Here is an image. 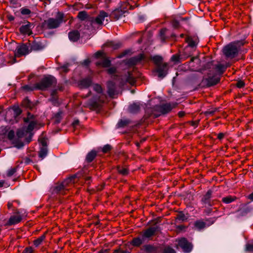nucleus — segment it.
I'll use <instances>...</instances> for the list:
<instances>
[{
  "instance_id": "obj_37",
  "label": "nucleus",
  "mask_w": 253,
  "mask_h": 253,
  "mask_svg": "<svg viewBox=\"0 0 253 253\" xmlns=\"http://www.w3.org/2000/svg\"><path fill=\"white\" fill-rule=\"evenodd\" d=\"M87 16V13L84 11H82L79 12L78 17L81 20H85Z\"/></svg>"
},
{
  "instance_id": "obj_15",
  "label": "nucleus",
  "mask_w": 253,
  "mask_h": 253,
  "mask_svg": "<svg viewBox=\"0 0 253 253\" xmlns=\"http://www.w3.org/2000/svg\"><path fill=\"white\" fill-rule=\"evenodd\" d=\"M108 94L111 97H114L116 93L115 84L113 81H109L107 83Z\"/></svg>"
},
{
  "instance_id": "obj_21",
  "label": "nucleus",
  "mask_w": 253,
  "mask_h": 253,
  "mask_svg": "<svg viewBox=\"0 0 253 253\" xmlns=\"http://www.w3.org/2000/svg\"><path fill=\"white\" fill-rule=\"evenodd\" d=\"M104 46L105 47H108L110 48H111L113 50H115L119 48L121 46V44L120 42H116L114 41H109L106 42Z\"/></svg>"
},
{
  "instance_id": "obj_38",
  "label": "nucleus",
  "mask_w": 253,
  "mask_h": 253,
  "mask_svg": "<svg viewBox=\"0 0 253 253\" xmlns=\"http://www.w3.org/2000/svg\"><path fill=\"white\" fill-rule=\"evenodd\" d=\"M177 219L184 221L187 219V217L182 212H179L176 217Z\"/></svg>"
},
{
  "instance_id": "obj_6",
  "label": "nucleus",
  "mask_w": 253,
  "mask_h": 253,
  "mask_svg": "<svg viewBox=\"0 0 253 253\" xmlns=\"http://www.w3.org/2000/svg\"><path fill=\"white\" fill-rule=\"evenodd\" d=\"M220 81V78L216 75L205 76L203 78L199 85L201 87H210L214 85Z\"/></svg>"
},
{
  "instance_id": "obj_22",
  "label": "nucleus",
  "mask_w": 253,
  "mask_h": 253,
  "mask_svg": "<svg viewBox=\"0 0 253 253\" xmlns=\"http://www.w3.org/2000/svg\"><path fill=\"white\" fill-rule=\"evenodd\" d=\"M140 109V104L138 103H134L128 107V112L130 113L135 114L139 112Z\"/></svg>"
},
{
  "instance_id": "obj_51",
  "label": "nucleus",
  "mask_w": 253,
  "mask_h": 253,
  "mask_svg": "<svg viewBox=\"0 0 253 253\" xmlns=\"http://www.w3.org/2000/svg\"><path fill=\"white\" fill-rule=\"evenodd\" d=\"M107 72L110 75H113L116 72V68L114 67H111L107 69Z\"/></svg>"
},
{
  "instance_id": "obj_20",
  "label": "nucleus",
  "mask_w": 253,
  "mask_h": 253,
  "mask_svg": "<svg viewBox=\"0 0 253 253\" xmlns=\"http://www.w3.org/2000/svg\"><path fill=\"white\" fill-rule=\"evenodd\" d=\"M108 14L104 11H101L95 19V21L98 24H102L106 17H108Z\"/></svg>"
},
{
  "instance_id": "obj_14",
  "label": "nucleus",
  "mask_w": 253,
  "mask_h": 253,
  "mask_svg": "<svg viewBox=\"0 0 253 253\" xmlns=\"http://www.w3.org/2000/svg\"><path fill=\"white\" fill-rule=\"evenodd\" d=\"M29 48L26 45L23 44L18 45L16 48L15 54L17 57L25 55L29 53Z\"/></svg>"
},
{
  "instance_id": "obj_24",
  "label": "nucleus",
  "mask_w": 253,
  "mask_h": 253,
  "mask_svg": "<svg viewBox=\"0 0 253 253\" xmlns=\"http://www.w3.org/2000/svg\"><path fill=\"white\" fill-rule=\"evenodd\" d=\"M143 248L147 253H157L159 251V248L150 245L144 246Z\"/></svg>"
},
{
  "instance_id": "obj_57",
  "label": "nucleus",
  "mask_w": 253,
  "mask_h": 253,
  "mask_svg": "<svg viewBox=\"0 0 253 253\" xmlns=\"http://www.w3.org/2000/svg\"><path fill=\"white\" fill-rule=\"evenodd\" d=\"M40 142L42 145V147H46V142L44 139H42Z\"/></svg>"
},
{
  "instance_id": "obj_47",
  "label": "nucleus",
  "mask_w": 253,
  "mask_h": 253,
  "mask_svg": "<svg viewBox=\"0 0 253 253\" xmlns=\"http://www.w3.org/2000/svg\"><path fill=\"white\" fill-rule=\"evenodd\" d=\"M245 84L243 81L239 80L236 83V86L239 88H243L245 86Z\"/></svg>"
},
{
  "instance_id": "obj_17",
  "label": "nucleus",
  "mask_w": 253,
  "mask_h": 253,
  "mask_svg": "<svg viewBox=\"0 0 253 253\" xmlns=\"http://www.w3.org/2000/svg\"><path fill=\"white\" fill-rule=\"evenodd\" d=\"M144 58V55L140 54L138 55L130 58L127 62V64L130 66L137 64Z\"/></svg>"
},
{
  "instance_id": "obj_55",
  "label": "nucleus",
  "mask_w": 253,
  "mask_h": 253,
  "mask_svg": "<svg viewBox=\"0 0 253 253\" xmlns=\"http://www.w3.org/2000/svg\"><path fill=\"white\" fill-rule=\"evenodd\" d=\"M113 253H130L127 251H124L122 250H116Z\"/></svg>"
},
{
  "instance_id": "obj_26",
  "label": "nucleus",
  "mask_w": 253,
  "mask_h": 253,
  "mask_svg": "<svg viewBox=\"0 0 253 253\" xmlns=\"http://www.w3.org/2000/svg\"><path fill=\"white\" fill-rule=\"evenodd\" d=\"M80 38V33L78 31H74L69 33V39L73 42L77 41Z\"/></svg>"
},
{
  "instance_id": "obj_7",
  "label": "nucleus",
  "mask_w": 253,
  "mask_h": 253,
  "mask_svg": "<svg viewBox=\"0 0 253 253\" xmlns=\"http://www.w3.org/2000/svg\"><path fill=\"white\" fill-rule=\"evenodd\" d=\"M25 123H29V125L26 129L27 133L31 132L35 128H37L38 123L34 119V116L30 113L28 114L27 117L24 119Z\"/></svg>"
},
{
  "instance_id": "obj_42",
  "label": "nucleus",
  "mask_w": 253,
  "mask_h": 253,
  "mask_svg": "<svg viewBox=\"0 0 253 253\" xmlns=\"http://www.w3.org/2000/svg\"><path fill=\"white\" fill-rule=\"evenodd\" d=\"M246 251L248 252H253V241L246 245Z\"/></svg>"
},
{
  "instance_id": "obj_41",
  "label": "nucleus",
  "mask_w": 253,
  "mask_h": 253,
  "mask_svg": "<svg viewBox=\"0 0 253 253\" xmlns=\"http://www.w3.org/2000/svg\"><path fill=\"white\" fill-rule=\"evenodd\" d=\"M20 10L22 15H29L31 12L29 9L25 7L22 8Z\"/></svg>"
},
{
  "instance_id": "obj_50",
  "label": "nucleus",
  "mask_w": 253,
  "mask_h": 253,
  "mask_svg": "<svg viewBox=\"0 0 253 253\" xmlns=\"http://www.w3.org/2000/svg\"><path fill=\"white\" fill-rule=\"evenodd\" d=\"M14 115L16 116H19L22 112L21 110L18 107H14L13 108Z\"/></svg>"
},
{
  "instance_id": "obj_49",
  "label": "nucleus",
  "mask_w": 253,
  "mask_h": 253,
  "mask_svg": "<svg viewBox=\"0 0 253 253\" xmlns=\"http://www.w3.org/2000/svg\"><path fill=\"white\" fill-rule=\"evenodd\" d=\"M68 64H67V65H63V66L61 67L60 69V72H63V73H67L69 71V69H68Z\"/></svg>"
},
{
  "instance_id": "obj_13",
  "label": "nucleus",
  "mask_w": 253,
  "mask_h": 253,
  "mask_svg": "<svg viewBox=\"0 0 253 253\" xmlns=\"http://www.w3.org/2000/svg\"><path fill=\"white\" fill-rule=\"evenodd\" d=\"M92 83V78L88 76L83 78L79 81L78 85L81 88H86L89 87Z\"/></svg>"
},
{
  "instance_id": "obj_34",
  "label": "nucleus",
  "mask_w": 253,
  "mask_h": 253,
  "mask_svg": "<svg viewBox=\"0 0 253 253\" xmlns=\"http://www.w3.org/2000/svg\"><path fill=\"white\" fill-rule=\"evenodd\" d=\"M236 198L235 197H233L231 196H228L225 197H224L222 199V201L225 204H229L236 200Z\"/></svg>"
},
{
  "instance_id": "obj_4",
  "label": "nucleus",
  "mask_w": 253,
  "mask_h": 253,
  "mask_svg": "<svg viewBox=\"0 0 253 253\" xmlns=\"http://www.w3.org/2000/svg\"><path fill=\"white\" fill-rule=\"evenodd\" d=\"M239 42H234L225 46L223 49L224 54L228 58H233L236 56L240 49Z\"/></svg>"
},
{
  "instance_id": "obj_9",
  "label": "nucleus",
  "mask_w": 253,
  "mask_h": 253,
  "mask_svg": "<svg viewBox=\"0 0 253 253\" xmlns=\"http://www.w3.org/2000/svg\"><path fill=\"white\" fill-rule=\"evenodd\" d=\"M212 191L209 190L202 197L201 202L205 206H211L213 204V201L212 200Z\"/></svg>"
},
{
  "instance_id": "obj_43",
  "label": "nucleus",
  "mask_w": 253,
  "mask_h": 253,
  "mask_svg": "<svg viewBox=\"0 0 253 253\" xmlns=\"http://www.w3.org/2000/svg\"><path fill=\"white\" fill-rule=\"evenodd\" d=\"M22 104L23 106L26 107H29L31 106V102L27 98H25L23 99Z\"/></svg>"
},
{
  "instance_id": "obj_33",
  "label": "nucleus",
  "mask_w": 253,
  "mask_h": 253,
  "mask_svg": "<svg viewBox=\"0 0 253 253\" xmlns=\"http://www.w3.org/2000/svg\"><path fill=\"white\" fill-rule=\"evenodd\" d=\"M96 156V152L95 151H91L89 152L86 157V160L87 162H91Z\"/></svg>"
},
{
  "instance_id": "obj_16",
  "label": "nucleus",
  "mask_w": 253,
  "mask_h": 253,
  "mask_svg": "<svg viewBox=\"0 0 253 253\" xmlns=\"http://www.w3.org/2000/svg\"><path fill=\"white\" fill-rule=\"evenodd\" d=\"M32 25L29 22L27 24L21 26L19 29L20 33L24 35H30L32 34Z\"/></svg>"
},
{
  "instance_id": "obj_64",
  "label": "nucleus",
  "mask_w": 253,
  "mask_h": 253,
  "mask_svg": "<svg viewBox=\"0 0 253 253\" xmlns=\"http://www.w3.org/2000/svg\"><path fill=\"white\" fill-rule=\"evenodd\" d=\"M248 199L253 201V192L249 195Z\"/></svg>"
},
{
  "instance_id": "obj_40",
  "label": "nucleus",
  "mask_w": 253,
  "mask_h": 253,
  "mask_svg": "<svg viewBox=\"0 0 253 253\" xmlns=\"http://www.w3.org/2000/svg\"><path fill=\"white\" fill-rule=\"evenodd\" d=\"M13 144H14V146L19 149L24 146V143L20 141H15L13 142Z\"/></svg>"
},
{
  "instance_id": "obj_18",
  "label": "nucleus",
  "mask_w": 253,
  "mask_h": 253,
  "mask_svg": "<svg viewBox=\"0 0 253 253\" xmlns=\"http://www.w3.org/2000/svg\"><path fill=\"white\" fill-rule=\"evenodd\" d=\"M22 220L21 216L19 215L11 216L8 220L6 225H12L19 223Z\"/></svg>"
},
{
  "instance_id": "obj_52",
  "label": "nucleus",
  "mask_w": 253,
  "mask_h": 253,
  "mask_svg": "<svg viewBox=\"0 0 253 253\" xmlns=\"http://www.w3.org/2000/svg\"><path fill=\"white\" fill-rule=\"evenodd\" d=\"M41 48H41L40 45L38 43H35L33 44V45H32V49L33 50H40Z\"/></svg>"
},
{
  "instance_id": "obj_54",
  "label": "nucleus",
  "mask_w": 253,
  "mask_h": 253,
  "mask_svg": "<svg viewBox=\"0 0 253 253\" xmlns=\"http://www.w3.org/2000/svg\"><path fill=\"white\" fill-rule=\"evenodd\" d=\"M166 31H167L166 29H161L160 31V35H161V38L163 40H164L165 38V34Z\"/></svg>"
},
{
  "instance_id": "obj_11",
  "label": "nucleus",
  "mask_w": 253,
  "mask_h": 253,
  "mask_svg": "<svg viewBox=\"0 0 253 253\" xmlns=\"http://www.w3.org/2000/svg\"><path fill=\"white\" fill-rule=\"evenodd\" d=\"M186 42L188 43V46H187L184 49V52L185 53H187V52L190 51V48L193 49L196 48L198 44L197 39H194L191 37H187L186 38Z\"/></svg>"
},
{
  "instance_id": "obj_1",
  "label": "nucleus",
  "mask_w": 253,
  "mask_h": 253,
  "mask_svg": "<svg viewBox=\"0 0 253 253\" xmlns=\"http://www.w3.org/2000/svg\"><path fill=\"white\" fill-rule=\"evenodd\" d=\"M93 90L95 91L98 94L94 96L92 98L90 99L88 102V105L90 108L96 109L99 108L102 104L104 103L106 96L102 93V88L101 86L98 84H94Z\"/></svg>"
},
{
  "instance_id": "obj_32",
  "label": "nucleus",
  "mask_w": 253,
  "mask_h": 253,
  "mask_svg": "<svg viewBox=\"0 0 253 253\" xmlns=\"http://www.w3.org/2000/svg\"><path fill=\"white\" fill-rule=\"evenodd\" d=\"M152 60L154 63L156 65L157 67L162 65L164 63H163V58L161 56L156 55L152 58Z\"/></svg>"
},
{
  "instance_id": "obj_5",
  "label": "nucleus",
  "mask_w": 253,
  "mask_h": 253,
  "mask_svg": "<svg viewBox=\"0 0 253 253\" xmlns=\"http://www.w3.org/2000/svg\"><path fill=\"white\" fill-rule=\"evenodd\" d=\"M63 14L58 12L55 18H50L44 21V24L49 29H55L58 27L63 21Z\"/></svg>"
},
{
  "instance_id": "obj_28",
  "label": "nucleus",
  "mask_w": 253,
  "mask_h": 253,
  "mask_svg": "<svg viewBox=\"0 0 253 253\" xmlns=\"http://www.w3.org/2000/svg\"><path fill=\"white\" fill-rule=\"evenodd\" d=\"M46 237V233H44L43 235L38 237L37 239L33 241L34 245L36 248L38 247L40 245H41L43 241L45 239Z\"/></svg>"
},
{
  "instance_id": "obj_30",
  "label": "nucleus",
  "mask_w": 253,
  "mask_h": 253,
  "mask_svg": "<svg viewBox=\"0 0 253 253\" xmlns=\"http://www.w3.org/2000/svg\"><path fill=\"white\" fill-rule=\"evenodd\" d=\"M206 224L203 220H197L194 223V227L198 230L200 231L206 227Z\"/></svg>"
},
{
  "instance_id": "obj_2",
  "label": "nucleus",
  "mask_w": 253,
  "mask_h": 253,
  "mask_svg": "<svg viewBox=\"0 0 253 253\" xmlns=\"http://www.w3.org/2000/svg\"><path fill=\"white\" fill-rule=\"evenodd\" d=\"M57 84L56 79L52 76H48L42 78L40 82L35 84L31 90H46L55 86Z\"/></svg>"
},
{
  "instance_id": "obj_27",
  "label": "nucleus",
  "mask_w": 253,
  "mask_h": 253,
  "mask_svg": "<svg viewBox=\"0 0 253 253\" xmlns=\"http://www.w3.org/2000/svg\"><path fill=\"white\" fill-rule=\"evenodd\" d=\"M98 66H101L103 67H108L111 65V61L108 58H103L96 63Z\"/></svg>"
},
{
  "instance_id": "obj_53",
  "label": "nucleus",
  "mask_w": 253,
  "mask_h": 253,
  "mask_svg": "<svg viewBox=\"0 0 253 253\" xmlns=\"http://www.w3.org/2000/svg\"><path fill=\"white\" fill-rule=\"evenodd\" d=\"M171 59L172 61L177 62L179 61V56L176 54L173 55L171 58Z\"/></svg>"
},
{
  "instance_id": "obj_63",
  "label": "nucleus",
  "mask_w": 253,
  "mask_h": 253,
  "mask_svg": "<svg viewBox=\"0 0 253 253\" xmlns=\"http://www.w3.org/2000/svg\"><path fill=\"white\" fill-rule=\"evenodd\" d=\"M157 253H164V251L163 250V248H159V251L157 252Z\"/></svg>"
},
{
  "instance_id": "obj_61",
  "label": "nucleus",
  "mask_w": 253,
  "mask_h": 253,
  "mask_svg": "<svg viewBox=\"0 0 253 253\" xmlns=\"http://www.w3.org/2000/svg\"><path fill=\"white\" fill-rule=\"evenodd\" d=\"M79 124V121L78 120H74L72 123V125L74 127H76Z\"/></svg>"
},
{
  "instance_id": "obj_56",
  "label": "nucleus",
  "mask_w": 253,
  "mask_h": 253,
  "mask_svg": "<svg viewBox=\"0 0 253 253\" xmlns=\"http://www.w3.org/2000/svg\"><path fill=\"white\" fill-rule=\"evenodd\" d=\"M17 135L18 137L20 138L24 135V132L23 130H19L17 132Z\"/></svg>"
},
{
  "instance_id": "obj_58",
  "label": "nucleus",
  "mask_w": 253,
  "mask_h": 253,
  "mask_svg": "<svg viewBox=\"0 0 253 253\" xmlns=\"http://www.w3.org/2000/svg\"><path fill=\"white\" fill-rule=\"evenodd\" d=\"M225 136L224 133H219L217 135V138L219 140H221Z\"/></svg>"
},
{
  "instance_id": "obj_12",
  "label": "nucleus",
  "mask_w": 253,
  "mask_h": 253,
  "mask_svg": "<svg viewBox=\"0 0 253 253\" xmlns=\"http://www.w3.org/2000/svg\"><path fill=\"white\" fill-rule=\"evenodd\" d=\"M168 65L166 63L158 66L156 69V72L158 73V76L160 78H164L168 73Z\"/></svg>"
},
{
  "instance_id": "obj_44",
  "label": "nucleus",
  "mask_w": 253,
  "mask_h": 253,
  "mask_svg": "<svg viewBox=\"0 0 253 253\" xmlns=\"http://www.w3.org/2000/svg\"><path fill=\"white\" fill-rule=\"evenodd\" d=\"M164 253H175V251L169 247H166L163 248Z\"/></svg>"
},
{
  "instance_id": "obj_35",
  "label": "nucleus",
  "mask_w": 253,
  "mask_h": 253,
  "mask_svg": "<svg viewBox=\"0 0 253 253\" xmlns=\"http://www.w3.org/2000/svg\"><path fill=\"white\" fill-rule=\"evenodd\" d=\"M117 170L120 174L124 176L126 175L128 173V170L126 168L120 166L117 167Z\"/></svg>"
},
{
  "instance_id": "obj_29",
  "label": "nucleus",
  "mask_w": 253,
  "mask_h": 253,
  "mask_svg": "<svg viewBox=\"0 0 253 253\" xmlns=\"http://www.w3.org/2000/svg\"><path fill=\"white\" fill-rule=\"evenodd\" d=\"M131 121L129 119H121L118 122L117 127L119 128L125 127L131 124Z\"/></svg>"
},
{
  "instance_id": "obj_39",
  "label": "nucleus",
  "mask_w": 253,
  "mask_h": 253,
  "mask_svg": "<svg viewBox=\"0 0 253 253\" xmlns=\"http://www.w3.org/2000/svg\"><path fill=\"white\" fill-rule=\"evenodd\" d=\"M22 253H35V250L32 247L29 246L25 248Z\"/></svg>"
},
{
  "instance_id": "obj_60",
  "label": "nucleus",
  "mask_w": 253,
  "mask_h": 253,
  "mask_svg": "<svg viewBox=\"0 0 253 253\" xmlns=\"http://www.w3.org/2000/svg\"><path fill=\"white\" fill-rule=\"evenodd\" d=\"M33 87H34V85L31 86L27 85H25L24 86H23V88L25 89L32 91V90H31V88H33Z\"/></svg>"
},
{
  "instance_id": "obj_31",
  "label": "nucleus",
  "mask_w": 253,
  "mask_h": 253,
  "mask_svg": "<svg viewBox=\"0 0 253 253\" xmlns=\"http://www.w3.org/2000/svg\"><path fill=\"white\" fill-rule=\"evenodd\" d=\"M47 154V149L46 147H42L41 148L39 152V156L42 160L44 158Z\"/></svg>"
},
{
  "instance_id": "obj_25",
  "label": "nucleus",
  "mask_w": 253,
  "mask_h": 253,
  "mask_svg": "<svg viewBox=\"0 0 253 253\" xmlns=\"http://www.w3.org/2000/svg\"><path fill=\"white\" fill-rule=\"evenodd\" d=\"M123 15V12L121 10L116 9L114 10L111 14V17L114 20H118Z\"/></svg>"
},
{
  "instance_id": "obj_46",
  "label": "nucleus",
  "mask_w": 253,
  "mask_h": 253,
  "mask_svg": "<svg viewBox=\"0 0 253 253\" xmlns=\"http://www.w3.org/2000/svg\"><path fill=\"white\" fill-rule=\"evenodd\" d=\"M111 149V146L109 144H107L104 146L102 148V152L104 153H106L110 151Z\"/></svg>"
},
{
  "instance_id": "obj_10",
  "label": "nucleus",
  "mask_w": 253,
  "mask_h": 253,
  "mask_svg": "<svg viewBox=\"0 0 253 253\" xmlns=\"http://www.w3.org/2000/svg\"><path fill=\"white\" fill-rule=\"evenodd\" d=\"M178 245L185 253H189L192 250V244L184 238H181L178 240Z\"/></svg>"
},
{
  "instance_id": "obj_45",
  "label": "nucleus",
  "mask_w": 253,
  "mask_h": 253,
  "mask_svg": "<svg viewBox=\"0 0 253 253\" xmlns=\"http://www.w3.org/2000/svg\"><path fill=\"white\" fill-rule=\"evenodd\" d=\"M15 136V132L14 130H10L7 134V137L10 140H12L13 139Z\"/></svg>"
},
{
  "instance_id": "obj_8",
  "label": "nucleus",
  "mask_w": 253,
  "mask_h": 253,
  "mask_svg": "<svg viewBox=\"0 0 253 253\" xmlns=\"http://www.w3.org/2000/svg\"><path fill=\"white\" fill-rule=\"evenodd\" d=\"M159 229V226L156 224L153 226H151L145 230L141 233V234L143 236L145 240H149L151 237H152L158 231Z\"/></svg>"
},
{
  "instance_id": "obj_62",
  "label": "nucleus",
  "mask_w": 253,
  "mask_h": 253,
  "mask_svg": "<svg viewBox=\"0 0 253 253\" xmlns=\"http://www.w3.org/2000/svg\"><path fill=\"white\" fill-rule=\"evenodd\" d=\"M185 113L183 111H180L179 113H178V116L180 118H182L184 116Z\"/></svg>"
},
{
  "instance_id": "obj_19",
  "label": "nucleus",
  "mask_w": 253,
  "mask_h": 253,
  "mask_svg": "<svg viewBox=\"0 0 253 253\" xmlns=\"http://www.w3.org/2000/svg\"><path fill=\"white\" fill-rule=\"evenodd\" d=\"M145 241L142 235L140 234V236L134 238L131 242V244L135 247H139Z\"/></svg>"
},
{
  "instance_id": "obj_23",
  "label": "nucleus",
  "mask_w": 253,
  "mask_h": 253,
  "mask_svg": "<svg viewBox=\"0 0 253 253\" xmlns=\"http://www.w3.org/2000/svg\"><path fill=\"white\" fill-rule=\"evenodd\" d=\"M172 108V107L169 103L163 104L159 107L161 113L164 114L169 112Z\"/></svg>"
},
{
  "instance_id": "obj_59",
  "label": "nucleus",
  "mask_w": 253,
  "mask_h": 253,
  "mask_svg": "<svg viewBox=\"0 0 253 253\" xmlns=\"http://www.w3.org/2000/svg\"><path fill=\"white\" fill-rule=\"evenodd\" d=\"M103 52L102 51H98L95 53V56L96 57H100L103 56Z\"/></svg>"
},
{
  "instance_id": "obj_36",
  "label": "nucleus",
  "mask_w": 253,
  "mask_h": 253,
  "mask_svg": "<svg viewBox=\"0 0 253 253\" xmlns=\"http://www.w3.org/2000/svg\"><path fill=\"white\" fill-rule=\"evenodd\" d=\"M62 119V112H59L57 113L54 117V122L56 124H58L60 122Z\"/></svg>"
},
{
  "instance_id": "obj_48",
  "label": "nucleus",
  "mask_w": 253,
  "mask_h": 253,
  "mask_svg": "<svg viewBox=\"0 0 253 253\" xmlns=\"http://www.w3.org/2000/svg\"><path fill=\"white\" fill-rule=\"evenodd\" d=\"M16 171V169L14 168L9 169L7 172V176H9V177L11 176L15 173Z\"/></svg>"
},
{
  "instance_id": "obj_3",
  "label": "nucleus",
  "mask_w": 253,
  "mask_h": 253,
  "mask_svg": "<svg viewBox=\"0 0 253 253\" xmlns=\"http://www.w3.org/2000/svg\"><path fill=\"white\" fill-rule=\"evenodd\" d=\"M74 178L75 176H73L65 179L62 183L57 184L53 187L52 193L66 194V191L69 190V187L73 185Z\"/></svg>"
}]
</instances>
